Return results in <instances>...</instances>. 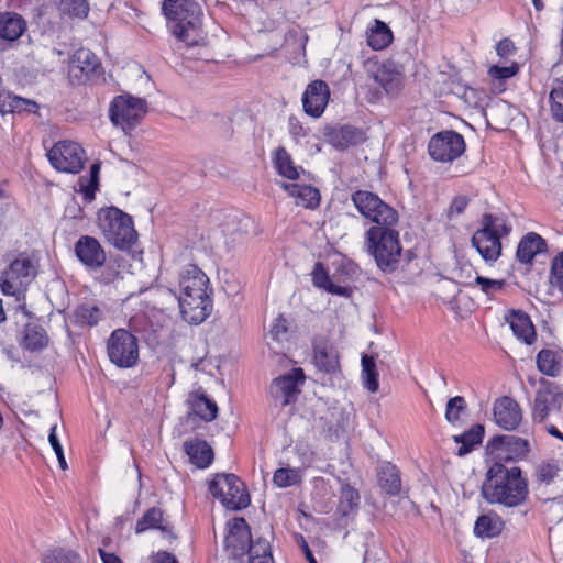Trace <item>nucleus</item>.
<instances>
[{"mask_svg":"<svg viewBox=\"0 0 563 563\" xmlns=\"http://www.w3.org/2000/svg\"><path fill=\"white\" fill-rule=\"evenodd\" d=\"M482 495L489 504L517 507L527 498L528 486L519 467L495 463L487 471Z\"/></svg>","mask_w":563,"mask_h":563,"instance_id":"f257e3e1","label":"nucleus"},{"mask_svg":"<svg viewBox=\"0 0 563 563\" xmlns=\"http://www.w3.org/2000/svg\"><path fill=\"white\" fill-rule=\"evenodd\" d=\"M162 12L173 35L188 47L203 44L202 9L195 0H164Z\"/></svg>","mask_w":563,"mask_h":563,"instance_id":"f03ea898","label":"nucleus"},{"mask_svg":"<svg viewBox=\"0 0 563 563\" xmlns=\"http://www.w3.org/2000/svg\"><path fill=\"white\" fill-rule=\"evenodd\" d=\"M97 225L104 240L118 250H130L137 240L131 216L117 207L100 209Z\"/></svg>","mask_w":563,"mask_h":563,"instance_id":"7ed1b4c3","label":"nucleus"},{"mask_svg":"<svg viewBox=\"0 0 563 563\" xmlns=\"http://www.w3.org/2000/svg\"><path fill=\"white\" fill-rule=\"evenodd\" d=\"M367 251L383 272H394L400 261L399 233L393 227H371L365 233Z\"/></svg>","mask_w":563,"mask_h":563,"instance_id":"20e7f679","label":"nucleus"},{"mask_svg":"<svg viewBox=\"0 0 563 563\" xmlns=\"http://www.w3.org/2000/svg\"><path fill=\"white\" fill-rule=\"evenodd\" d=\"M511 232V225L503 218L485 213L481 228L472 236V245L486 263H495L501 255V239Z\"/></svg>","mask_w":563,"mask_h":563,"instance_id":"39448f33","label":"nucleus"},{"mask_svg":"<svg viewBox=\"0 0 563 563\" xmlns=\"http://www.w3.org/2000/svg\"><path fill=\"white\" fill-rule=\"evenodd\" d=\"M147 111V103L142 98L131 95H120L113 98L109 106L111 123L124 133L134 130Z\"/></svg>","mask_w":563,"mask_h":563,"instance_id":"423d86ee","label":"nucleus"},{"mask_svg":"<svg viewBox=\"0 0 563 563\" xmlns=\"http://www.w3.org/2000/svg\"><path fill=\"white\" fill-rule=\"evenodd\" d=\"M209 490L227 509L239 510L250 504L244 484L234 474H217L209 483Z\"/></svg>","mask_w":563,"mask_h":563,"instance_id":"0eeeda50","label":"nucleus"},{"mask_svg":"<svg viewBox=\"0 0 563 563\" xmlns=\"http://www.w3.org/2000/svg\"><path fill=\"white\" fill-rule=\"evenodd\" d=\"M563 406V391L554 383L541 378L532 406V420L543 423L550 417H561Z\"/></svg>","mask_w":563,"mask_h":563,"instance_id":"6e6552de","label":"nucleus"},{"mask_svg":"<svg viewBox=\"0 0 563 563\" xmlns=\"http://www.w3.org/2000/svg\"><path fill=\"white\" fill-rule=\"evenodd\" d=\"M110 361L121 368L134 366L139 360L136 338L125 329L114 330L107 344Z\"/></svg>","mask_w":563,"mask_h":563,"instance_id":"1a4fd4ad","label":"nucleus"},{"mask_svg":"<svg viewBox=\"0 0 563 563\" xmlns=\"http://www.w3.org/2000/svg\"><path fill=\"white\" fill-rule=\"evenodd\" d=\"M36 275L33 262L25 255H20L10 263L0 277L1 291L7 296L19 295Z\"/></svg>","mask_w":563,"mask_h":563,"instance_id":"9d476101","label":"nucleus"},{"mask_svg":"<svg viewBox=\"0 0 563 563\" xmlns=\"http://www.w3.org/2000/svg\"><path fill=\"white\" fill-rule=\"evenodd\" d=\"M47 157L52 166L63 173H79L86 161L85 151L75 142L60 141L48 152Z\"/></svg>","mask_w":563,"mask_h":563,"instance_id":"9b49d317","label":"nucleus"},{"mask_svg":"<svg viewBox=\"0 0 563 563\" xmlns=\"http://www.w3.org/2000/svg\"><path fill=\"white\" fill-rule=\"evenodd\" d=\"M465 151L463 136L451 130L441 131L434 134L428 144L430 157L437 162H453Z\"/></svg>","mask_w":563,"mask_h":563,"instance_id":"f8f14e48","label":"nucleus"},{"mask_svg":"<svg viewBox=\"0 0 563 563\" xmlns=\"http://www.w3.org/2000/svg\"><path fill=\"white\" fill-rule=\"evenodd\" d=\"M212 294L177 297L181 317L191 324H200L212 311Z\"/></svg>","mask_w":563,"mask_h":563,"instance_id":"ddd939ff","label":"nucleus"},{"mask_svg":"<svg viewBox=\"0 0 563 563\" xmlns=\"http://www.w3.org/2000/svg\"><path fill=\"white\" fill-rule=\"evenodd\" d=\"M177 297L212 294L208 276L197 266L187 265L179 274Z\"/></svg>","mask_w":563,"mask_h":563,"instance_id":"4468645a","label":"nucleus"},{"mask_svg":"<svg viewBox=\"0 0 563 563\" xmlns=\"http://www.w3.org/2000/svg\"><path fill=\"white\" fill-rule=\"evenodd\" d=\"M74 252L78 261L89 272H96L103 261H106L107 256L101 243L90 235L80 236L74 245Z\"/></svg>","mask_w":563,"mask_h":563,"instance_id":"2eb2a0df","label":"nucleus"},{"mask_svg":"<svg viewBox=\"0 0 563 563\" xmlns=\"http://www.w3.org/2000/svg\"><path fill=\"white\" fill-rule=\"evenodd\" d=\"M329 99L330 88L328 84L321 79H316L307 86L302 95L303 111L312 118H320Z\"/></svg>","mask_w":563,"mask_h":563,"instance_id":"dca6fc26","label":"nucleus"},{"mask_svg":"<svg viewBox=\"0 0 563 563\" xmlns=\"http://www.w3.org/2000/svg\"><path fill=\"white\" fill-rule=\"evenodd\" d=\"M305 375L301 368H294L290 373L277 377L271 385V395L282 400V406L292 402L299 394L298 385L302 384Z\"/></svg>","mask_w":563,"mask_h":563,"instance_id":"f3484780","label":"nucleus"},{"mask_svg":"<svg viewBox=\"0 0 563 563\" xmlns=\"http://www.w3.org/2000/svg\"><path fill=\"white\" fill-rule=\"evenodd\" d=\"M224 539L225 549L234 558L243 556L251 541V529L244 518H234L228 523Z\"/></svg>","mask_w":563,"mask_h":563,"instance_id":"a211bd4d","label":"nucleus"},{"mask_svg":"<svg viewBox=\"0 0 563 563\" xmlns=\"http://www.w3.org/2000/svg\"><path fill=\"white\" fill-rule=\"evenodd\" d=\"M494 421L500 428L515 430L522 420V411L519 404L508 396L495 400L493 406Z\"/></svg>","mask_w":563,"mask_h":563,"instance_id":"6ab92c4d","label":"nucleus"},{"mask_svg":"<svg viewBox=\"0 0 563 563\" xmlns=\"http://www.w3.org/2000/svg\"><path fill=\"white\" fill-rule=\"evenodd\" d=\"M98 66L99 59L90 49L79 48L70 57L68 74L77 80H82L93 74Z\"/></svg>","mask_w":563,"mask_h":563,"instance_id":"aec40b11","label":"nucleus"},{"mask_svg":"<svg viewBox=\"0 0 563 563\" xmlns=\"http://www.w3.org/2000/svg\"><path fill=\"white\" fill-rule=\"evenodd\" d=\"M187 404L189 407L188 420L198 417L206 422H210L217 418L218 406L216 401L208 398L205 393L195 391L189 394Z\"/></svg>","mask_w":563,"mask_h":563,"instance_id":"412c9836","label":"nucleus"},{"mask_svg":"<svg viewBox=\"0 0 563 563\" xmlns=\"http://www.w3.org/2000/svg\"><path fill=\"white\" fill-rule=\"evenodd\" d=\"M374 80L382 86L388 95H396L402 87L404 74L395 63L388 62L376 70Z\"/></svg>","mask_w":563,"mask_h":563,"instance_id":"4be33fe9","label":"nucleus"},{"mask_svg":"<svg viewBox=\"0 0 563 563\" xmlns=\"http://www.w3.org/2000/svg\"><path fill=\"white\" fill-rule=\"evenodd\" d=\"M489 446L493 451H498V456L500 457L503 452L509 453L505 456L506 459L525 455L529 450L527 440L512 434L494 437L489 441Z\"/></svg>","mask_w":563,"mask_h":563,"instance_id":"5701e85b","label":"nucleus"},{"mask_svg":"<svg viewBox=\"0 0 563 563\" xmlns=\"http://www.w3.org/2000/svg\"><path fill=\"white\" fill-rule=\"evenodd\" d=\"M151 529H157L165 538H174L173 527L163 517V511L158 508H150L136 522L135 532L143 533Z\"/></svg>","mask_w":563,"mask_h":563,"instance_id":"b1692460","label":"nucleus"},{"mask_svg":"<svg viewBox=\"0 0 563 563\" xmlns=\"http://www.w3.org/2000/svg\"><path fill=\"white\" fill-rule=\"evenodd\" d=\"M125 260L120 255L106 256V261L93 272L95 278L101 284H113L123 278Z\"/></svg>","mask_w":563,"mask_h":563,"instance_id":"393cba45","label":"nucleus"},{"mask_svg":"<svg viewBox=\"0 0 563 563\" xmlns=\"http://www.w3.org/2000/svg\"><path fill=\"white\" fill-rule=\"evenodd\" d=\"M545 249V240L539 234L530 232L520 240L517 247L516 257L520 263L529 264L532 262L537 254L544 252Z\"/></svg>","mask_w":563,"mask_h":563,"instance_id":"a878e982","label":"nucleus"},{"mask_svg":"<svg viewBox=\"0 0 563 563\" xmlns=\"http://www.w3.org/2000/svg\"><path fill=\"white\" fill-rule=\"evenodd\" d=\"M506 320L517 339L526 344H532L536 339V331L527 313L522 311H511Z\"/></svg>","mask_w":563,"mask_h":563,"instance_id":"bb28decb","label":"nucleus"},{"mask_svg":"<svg viewBox=\"0 0 563 563\" xmlns=\"http://www.w3.org/2000/svg\"><path fill=\"white\" fill-rule=\"evenodd\" d=\"M184 449L190 462L199 468L208 467L213 460V451L203 440L194 439L186 441Z\"/></svg>","mask_w":563,"mask_h":563,"instance_id":"cd10ccee","label":"nucleus"},{"mask_svg":"<svg viewBox=\"0 0 563 563\" xmlns=\"http://www.w3.org/2000/svg\"><path fill=\"white\" fill-rule=\"evenodd\" d=\"M24 19L14 12L0 13V37L7 41L18 40L25 31Z\"/></svg>","mask_w":563,"mask_h":563,"instance_id":"c85d7f7f","label":"nucleus"},{"mask_svg":"<svg viewBox=\"0 0 563 563\" xmlns=\"http://www.w3.org/2000/svg\"><path fill=\"white\" fill-rule=\"evenodd\" d=\"M283 188L296 198V203L306 208H316L320 202V192L317 188L309 185L286 184Z\"/></svg>","mask_w":563,"mask_h":563,"instance_id":"c756f323","label":"nucleus"},{"mask_svg":"<svg viewBox=\"0 0 563 563\" xmlns=\"http://www.w3.org/2000/svg\"><path fill=\"white\" fill-rule=\"evenodd\" d=\"M393 32L386 23L374 20L367 29V44L375 51L386 48L393 42Z\"/></svg>","mask_w":563,"mask_h":563,"instance_id":"7c9ffc66","label":"nucleus"},{"mask_svg":"<svg viewBox=\"0 0 563 563\" xmlns=\"http://www.w3.org/2000/svg\"><path fill=\"white\" fill-rule=\"evenodd\" d=\"M351 200L357 211L365 217L366 214H371L369 211L374 207H380L383 210L388 213L389 205L383 201L378 195L367 191V190H357L352 194Z\"/></svg>","mask_w":563,"mask_h":563,"instance_id":"2f4dec72","label":"nucleus"},{"mask_svg":"<svg viewBox=\"0 0 563 563\" xmlns=\"http://www.w3.org/2000/svg\"><path fill=\"white\" fill-rule=\"evenodd\" d=\"M329 142L336 148H346L362 141V132L351 125L333 129L328 133Z\"/></svg>","mask_w":563,"mask_h":563,"instance_id":"473e14b6","label":"nucleus"},{"mask_svg":"<svg viewBox=\"0 0 563 563\" xmlns=\"http://www.w3.org/2000/svg\"><path fill=\"white\" fill-rule=\"evenodd\" d=\"M274 166L277 173L288 179L295 180L299 177L301 167L296 166L290 154L283 146L276 148L273 156Z\"/></svg>","mask_w":563,"mask_h":563,"instance_id":"72a5a7b5","label":"nucleus"},{"mask_svg":"<svg viewBox=\"0 0 563 563\" xmlns=\"http://www.w3.org/2000/svg\"><path fill=\"white\" fill-rule=\"evenodd\" d=\"M484 437V427L481 424L473 426L468 431L460 435H454V442L461 444L457 449V455L463 456L470 453L475 445H478Z\"/></svg>","mask_w":563,"mask_h":563,"instance_id":"f704fd0d","label":"nucleus"},{"mask_svg":"<svg viewBox=\"0 0 563 563\" xmlns=\"http://www.w3.org/2000/svg\"><path fill=\"white\" fill-rule=\"evenodd\" d=\"M48 344L46 331L38 325H26L22 345L32 352L41 351Z\"/></svg>","mask_w":563,"mask_h":563,"instance_id":"c9c22d12","label":"nucleus"},{"mask_svg":"<svg viewBox=\"0 0 563 563\" xmlns=\"http://www.w3.org/2000/svg\"><path fill=\"white\" fill-rule=\"evenodd\" d=\"M246 553L249 554L250 563H275L271 544L266 539L251 540Z\"/></svg>","mask_w":563,"mask_h":563,"instance_id":"e433bc0d","label":"nucleus"},{"mask_svg":"<svg viewBox=\"0 0 563 563\" xmlns=\"http://www.w3.org/2000/svg\"><path fill=\"white\" fill-rule=\"evenodd\" d=\"M382 488L389 495H397L401 489V479L399 471L395 465L387 464L379 474Z\"/></svg>","mask_w":563,"mask_h":563,"instance_id":"4c0bfd02","label":"nucleus"},{"mask_svg":"<svg viewBox=\"0 0 563 563\" xmlns=\"http://www.w3.org/2000/svg\"><path fill=\"white\" fill-rule=\"evenodd\" d=\"M538 369L550 377H555L561 371L558 355L554 351L543 349L537 355Z\"/></svg>","mask_w":563,"mask_h":563,"instance_id":"58836bf2","label":"nucleus"},{"mask_svg":"<svg viewBox=\"0 0 563 563\" xmlns=\"http://www.w3.org/2000/svg\"><path fill=\"white\" fill-rule=\"evenodd\" d=\"M76 323L80 325L93 327L103 317L99 307L91 303H82L78 306L74 312Z\"/></svg>","mask_w":563,"mask_h":563,"instance_id":"ea45409f","label":"nucleus"},{"mask_svg":"<svg viewBox=\"0 0 563 563\" xmlns=\"http://www.w3.org/2000/svg\"><path fill=\"white\" fill-rule=\"evenodd\" d=\"M519 71V65L512 62L508 66L494 65L488 69V76L493 81L496 90L501 92L505 90L504 81L516 76Z\"/></svg>","mask_w":563,"mask_h":563,"instance_id":"a19ab883","label":"nucleus"},{"mask_svg":"<svg viewBox=\"0 0 563 563\" xmlns=\"http://www.w3.org/2000/svg\"><path fill=\"white\" fill-rule=\"evenodd\" d=\"M58 10L73 18L86 19L89 14L88 0H53Z\"/></svg>","mask_w":563,"mask_h":563,"instance_id":"79ce46f5","label":"nucleus"},{"mask_svg":"<svg viewBox=\"0 0 563 563\" xmlns=\"http://www.w3.org/2000/svg\"><path fill=\"white\" fill-rule=\"evenodd\" d=\"M314 363L320 371L333 373L339 367V357L333 350L318 346L314 349Z\"/></svg>","mask_w":563,"mask_h":563,"instance_id":"37998d69","label":"nucleus"},{"mask_svg":"<svg viewBox=\"0 0 563 563\" xmlns=\"http://www.w3.org/2000/svg\"><path fill=\"white\" fill-rule=\"evenodd\" d=\"M362 376L365 388L371 393H376L378 390L379 384L378 373L376 371V364L373 356H362Z\"/></svg>","mask_w":563,"mask_h":563,"instance_id":"c03bdc74","label":"nucleus"},{"mask_svg":"<svg viewBox=\"0 0 563 563\" xmlns=\"http://www.w3.org/2000/svg\"><path fill=\"white\" fill-rule=\"evenodd\" d=\"M500 531V522L489 515L479 516L474 526V532L479 537L492 538Z\"/></svg>","mask_w":563,"mask_h":563,"instance_id":"a18cd8bd","label":"nucleus"},{"mask_svg":"<svg viewBox=\"0 0 563 563\" xmlns=\"http://www.w3.org/2000/svg\"><path fill=\"white\" fill-rule=\"evenodd\" d=\"M364 218L375 223L374 227H394L398 222L397 211L389 206V211L386 213L383 208L374 207Z\"/></svg>","mask_w":563,"mask_h":563,"instance_id":"49530a36","label":"nucleus"},{"mask_svg":"<svg viewBox=\"0 0 563 563\" xmlns=\"http://www.w3.org/2000/svg\"><path fill=\"white\" fill-rule=\"evenodd\" d=\"M301 477L299 468L282 467L275 471L273 482L276 486L285 488L300 483Z\"/></svg>","mask_w":563,"mask_h":563,"instance_id":"de8ad7c7","label":"nucleus"},{"mask_svg":"<svg viewBox=\"0 0 563 563\" xmlns=\"http://www.w3.org/2000/svg\"><path fill=\"white\" fill-rule=\"evenodd\" d=\"M7 101L4 100L1 107V113H13L21 111H33L36 108V103L21 97L14 96L10 93V96H4Z\"/></svg>","mask_w":563,"mask_h":563,"instance_id":"09e8293b","label":"nucleus"},{"mask_svg":"<svg viewBox=\"0 0 563 563\" xmlns=\"http://www.w3.org/2000/svg\"><path fill=\"white\" fill-rule=\"evenodd\" d=\"M100 166L99 164H92L90 167V178L87 181L84 178L79 179L80 191L87 201H91L95 198V191L98 186Z\"/></svg>","mask_w":563,"mask_h":563,"instance_id":"8fccbe9b","label":"nucleus"},{"mask_svg":"<svg viewBox=\"0 0 563 563\" xmlns=\"http://www.w3.org/2000/svg\"><path fill=\"white\" fill-rule=\"evenodd\" d=\"M550 109L558 122H563V82L558 84L550 92Z\"/></svg>","mask_w":563,"mask_h":563,"instance_id":"3c124183","label":"nucleus"},{"mask_svg":"<svg viewBox=\"0 0 563 563\" xmlns=\"http://www.w3.org/2000/svg\"><path fill=\"white\" fill-rule=\"evenodd\" d=\"M466 410V401L462 396L449 399L445 408V419L450 423L460 421L461 415Z\"/></svg>","mask_w":563,"mask_h":563,"instance_id":"603ef678","label":"nucleus"},{"mask_svg":"<svg viewBox=\"0 0 563 563\" xmlns=\"http://www.w3.org/2000/svg\"><path fill=\"white\" fill-rule=\"evenodd\" d=\"M550 284L563 292V251L551 262Z\"/></svg>","mask_w":563,"mask_h":563,"instance_id":"864d4df0","label":"nucleus"},{"mask_svg":"<svg viewBox=\"0 0 563 563\" xmlns=\"http://www.w3.org/2000/svg\"><path fill=\"white\" fill-rule=\"evenodd\" d=\"M360 500V495L356 489L351 487L350 485H345L341 489L340 496V507L344 514L351 511L354 507L357 506Z\"/></svg>","mask_w":563,"mask_h":563,"instance_id":"5fc2aeb1","label":"nucleus"},{"mask_svg":"<svg viewBox=\"0 0 563 563\" xmlns=\"http://www.w3.org/2000/svg\"><path fill=\"white\" fill-rule=\"evenodd\" d=\"M474 284L478 286L485 295L492 296L504 288L505 280L490 279L478 275L476 276Z\"/></svg>","mask_w":563,"mask_h":563,"instance_id":"6e6d98bb","label":"nucleus"},{"mask_svg":"<svg viewBox=\"0 0 563 563\" xmlns=\"http://www.w3.org/2000/svg\"><path fill=\"white\" fill-rule=\"evenodd\" d=\"M56 429H57L56 424H53L51 427L49 434H48V442L57 456L59 467L63 471H65V470H67L68 466H67V463L65 460L63 446H62L60 441L56 433Z\"/></svg>","mask_w":563,"mask_h":563,"instance_id":"4d7b16f0","label":"nucleus"},{"mask_svg":"<svg viewBox=\"0 0 563 563\" xmlns=\"http://www.w3.org/2000/svg\"><path fill=\"white\" fill-rule=\"evenodd\" d=\"M287 321L282 316L276 318L271 327L268 336L276 343H280L287 338Z\"/></svg>","mask_w":563,"mask_h":563,"instance_id":"13d9d810","label":"nucleus"},{"mask_svg":"<svg viewBox=\"0 0 563 563\" xmlns=\"http://www.w3.org/2000/svg\"><path fill=\"white\" fill-rule=\"evenodd\" d=\"M79 556L71 552L65 550H56L53 551L49 555L46 556L45 563H79Z\"/></svg>","mask_w":563,"mask_h":563,"instance_id":"bf43d9fd","label":"nucleus"},{"mask_svg":"<svg viewBox=\"0 0 563 563\" xmlns=\"http://www.w3.org/2000/svg\"><path fill=\"white\" fill-rule=\"evenodd\" d=\"M559 468L551 463H541L537 466L536 475L539 482L549 484L558 475Z\"/></svg>","mask_w":563,"mask_h":563,"instance_id":"052dcab7","label":"nucleus"},{"mask_svg":"<svg viewBox=\"0 0 563 563\" xmlns=\"http://www.w3.org/2000/svg\"><path fill=\"white\" fill-rule=\"evenodd\" d=\"M312 280L314 286L327 289L331 279L320 263H317L312 272Z\"/></svg>","mask_w":563,"mask_h":563,"instance_id":"680f3d73","label":"nucleus"},{"mask_svg":"<svg viewBox=\"0 0 563 563\" xmlns=\"http://www.w3.org/2000/svg\"><path fill=\"white\" fill-rule=\"evenodd\" d=\"M288 131L296 142H298L301 137L306 136L307 134L301 122L295 115H290L288 119Z\"/></svg>","mask_w":563,"mask_h":563,"instance_id":"e2e57ef3","label":"nucleus"},{"mask_svg":"<svg viewBox=\"0 0 563 563\" xmlns=\"http://www.w3.org/2000/svg\"><path fill=\"white\" fill-rule=\"evenodd\" d=\"M468 201L470 200L466 196L455 197L448 210L449 218H453L463 213L468 205Z\"/></svg>","mask_w":563,"mask_h":563,"instance_id":"0e129e2a","label":"nucleus"},{"mask_svg":"<svg viewBox=\"0 0 563 563\" xmlns=\"http://www.w3.org/2000/svg\"><path fill=\"white\" fill-rule=\"evenodd\" d=\"M497 55L500 57H507L515 52V45L509 38H503L496 45Z\"/></svg>","mask_w":563,"mask_h":563,"instance_id":"69168bd1","label":"nucleus"},{"mask_svg":"<svg viewBox=\"0 0 563 563\" xmlns=\"http://www.w3.org/2000/svg\"><path fill=\"white\" fill-rule=\"evenodd\" d=\"M325 290L333 295H339L343 297H349L351 292V290L347 287L334 285L332 282L330 283Z\"/></svg>","mask_w":563,"mask_h":563,"instance_id":"338daca9","label":"nucleus"},{"mask_svg":"<svg viewBox=\"0 0 563 563\" xmlns=\"http://www.w3.org/2000/svg\"><path fill=\"white\" fill-rule=\"evenodd\" d=\"M99 554L103 563H122L119 556L113 553H108L102 549H99Z\"/></svg>","mask_w":563,"mask_h":563,"instance_id":"774afa93","label":"nucleus"}]
</instances>
